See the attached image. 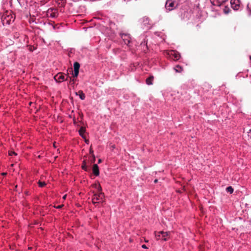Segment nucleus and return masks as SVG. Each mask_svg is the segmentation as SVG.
Instances as JSON below:
<instances>
[{"instance_id":"7ed1b4c3","label":"nucleus","mask_w":251,"mask_h":251,"mask_svg":"<svg viewBox=\"0 0 251 251\" xmlns=\"http://www.w3.org/2000/svg\"><path fill=\"white\" fill-rule=\"evenodd\" d=\"M169 55L170 57L174 60H178L180 57V54L178 52H176L175 50L170 51L169 52Z\"/></svg>"},{"instance_id":"412c9836","label":"nucleus","mask_w":251,"mask_h":251,"mask_svg":"<svg viewBox=\"0 0 251 251\" xmlns=\"http://www.w3.org/2000/svg\"><path fill=\"white\" fill-rule=\"evenodd\" d=\"M8 154L10 156H12L13 155H17V154L15 151H9Z\"/></svg>"},{"instance_id":"a211bd4d","label":"nucleus","mask_w":251,"mask_h":251,"mask_svg":"<svg viewBox=\"0 0 251 251\" xmlns=\"http://www.w3.org/2000/svg\"><path fill=\"white\" fill-rule=\"evenodd\" d=\"M226 190L227 192L230 193V194L232 193L233 192V189L231 186H228L226 188Z\"/></svg>"},{"instance_id":"6ab92c4d","label":"nucleus","mask_w":251,"mask_h":251,"mask_svg":"<svg viewBox=\"0 0 251 251\" xmlns=\"http://www.w3.org/2000/svg\"><path fill=\"white\" fill-rule=\"evenodd\" d=\"M39 186L41 187H43L46 185V183L45 182H42L40 181H39L38 182Z\"/></svg>"},{"instance_id":"c85d7f7f","label":"nucleus","mask_w":251,"mask_h":251,"mask_svg":"<svg viewBox=\"0 0 251 251\" xmlns=\"http://www.w3.org/2000/svg\"><path fill=\"white\" fill-rule=\"evenodd\" d=\"M142 247L143 249H147V246H146V245H144H144H143L142 246Z\"/></svg>"},{"instance_id":"0eeeda50","label":"nucleus","mask_w":251,"mask_h":251,"mask_svg":"<svg viewBox=\"0 0 251 251\" xmlns=\"http://www.w3.org/2000/svg\"><path fill=\"white\" fill-rule=\"evenodd\" d=\"M47 15L48 17L51 18H55L57 16V13L56 10L53 8H50L47 11Z\"/></svg>"},{"instance_id":"f8f14e48","label":"nucleus","mask_w":251,"mask_h":251,"mask_svg":"<svg viewBox=\"0 0 251 251\" xmlns=\"http://www.w3.org/2000/svg\"><path fill=\"white\" fill-rule=\"evenodd\" d=\"M153 79L154 76L153 75L150 76L148 78L146 79V83L149 85H152Z\"/></svg>"},{"instance_id":"1a4fd4ad","label":"nucleus","mask_w":251,"mask_h":251,"mask_svg":"<svg viewBox=\"0 0 251 251\" xmlns=\"http://www.w3.org/2000/svg\"><path fill=\"white\" fill-rule=\"evenodd\" d=\"M92 171L96 176H98L100 175L99 168L97 164H94L93 165Z\"/></svg>"},{"instance_id":"9b49d317","label":"nucleus","mask_w":251,"mask_h":251,"mask_svg":"<svg viewBox=\"0 0 251 251\" xmlns=\"http://www.w3.org/2000/svg\"><path fill=\"white\" fill-rule=\"evenodd\" d=\"M12 18V16H7L3 18V24L6 23L7 25H9L10 24L11 18Z\"/></svg>"},{"instance_id":"aec40b11","label":"nucleus","mask_w":251,"mask_h":251,"mask_svg":"<svg viewBox=\"0 0 251 251\" xmlns=\"http://www.w3.org/2000/svg\"><path fill=\"white\" fill-rule=\"evenodd\" d=\"M155 237H156L157 240H159V239H161V238L160 237L161 234H159L158 232H155Z\"/></svg>"},{"instance_id":"c9c22d12","label":"nucleus","mask_w":251,"mask_h":251,"mask_svg":"<svg viewBox=\"0 0 251 251\" xmlns=\"http://www.w3.org/2000/svg\"><path fill=\"white\" fill-rule=\"evenodd\" d=\"M250 59H251V56H250Z\"/></svg>"},{"instance_id":"b1692460","label":"nucleus","mask_w":251,"mask_h":251,"mask_svg":"<svg viewBox=\"0 0 251 251\" xmlns=\"http://www.w3.org/2000/svg\"><path fill=\"white\" fill-rule=\"evenodd\" d=\"M92 157H93V158L90 161V164L94 163L96 159H95V156L94 154H93Z\"/></svg>"},{"instance_id":"a878e982","label":"nucleus","mask_w":251,"mask_h":251,"mask_svg":"<svg viewBox=\"0 0 251 251\" xmlns=\"http://www.w3.org/2000/svg\"><path fill=\"white\" fill-rule=\"evenodd\" d=\"M144 25H146L147 24H148L149 22V20L148 18H146L144 19Z\"/></svg>"},{"instance_id":"ddd939ff","label":"nucleus","mask_w":251,"mask_h":251,"mask_svg":"<svg viewBox=\"0 0 251 251\" xmlns=\"http://www.w3.org/2000/svg\"><path fill=\"white\" fill-rule=\"evenodd\" d=\"M75 94L76 95H79L80 99L82 100H84L85 98V95L81 90H79L78 92H76Z\"/></svg>"},{"instance_id":"2f4dec72","label":"nucleus","mask_w":251,"mask_h":251,"mask_svg":"<svg viewBox=\"0 0 251 251\" xmlns=\"http://www.w3.org/2000/svg\"><path fill=\"white\" fill-rule=\"evenodd\" d=\"M101 162V160L100 159H99L98 160V163H100Z\"/></svg>"},{"instance_id":"4468645a","label":"nucleus","mask_w":251,"mask_h":251,"mask_svg":"<svg viewBox=\"0 0 251 251\" xmlns=\"http://www.w3.org/2000/svg\"><path fill=\"white\" fill-rule=\"evenodd\" d=\"M85 128L84 127L81 126L79 130V134L82 137L85 138L84 134L85 132Z\"/></svg>"},{"instance_id":"2eb2a0df","label":"nucleus","mask_w":251,"mask_h":251,"mask_svg":"<svg viewBox=\"0 0 251 251\" xmlns=\"http://www.w3.org/2000/svg\"><path fill=\"white\" fill-rule=\"evenodd\" d=\"M81 167L83 170H85L86 172H88L90 171L89 169L87 166L86 161L85 160H83Z\"/></svg>"},{"instance_id":"4be33fe9","label":"nucleus","mask_w":251,"mask_h":251,"mask_svg":"<svg viewBox=\"0 0 251 251\" xmlns=\"http://www.w3.org/2000/svg\"><path fill=\"white\" fill-rule=\"evenodd\" d=\"M141 46H146V48H147V41L145 40H144V41L141 43Z\"/></svg>"},{"instance_id":"393cba45","label":"nucleus","mask_w":251,"mask_h":251,"mask_svg":"<svg viewBox=\"0 0 251 251\" xmlns=\"http://www.w3.org/2000/svg\"><path fill=\"white\" fill-rule=\"evenodd\" d=\"M229 11H230V10L227 7H226L224 9V12L226 14H227Z\"/></svg>"},{"instance_id":"423d86ee","label":"nucleus","mask_w":251,"mask_h":251,"mask_svg":"<svg viewBox=\"0 0 251 251\" xmlns=\"http://www.w3.org/2000/svg\"><path fill=\"white\" fill-rule=\"evenodd\" d=\"M230 4L231 7L235 10H237L240 7L239 0H231Z\"/></svg>"},{"instance_id":"39448f33","label":"nucleus","mask_w":251,"mask_h":251,"mask_svg":"<svg viewBox=\"0 0 251 251\" xmlns=\"http://www.w3.org/2000/svg\"><path fill=\"white\" fill-rule=\"evenodd\" d=\"M74 73L73 74V75L74 77H77L79 74V70L80 68V64L77 62H75L74 64Z\"/></svg>"},{"instance_id":"9d476101","label":"nucleus","mask_w":251,"mask_h":251,"mask_svg":"<svg viewBox=\"0 0 251 251\" xmlns=\"http://www.w3.org/2000/svg\"><path fill=\"white\" fill-rule=\"evenodd\" d=\"M159 234H161V239L163 240L164 241H167V238H166L167 236L169 235V232H164L163 231L158 232Z\"/></svg>"},{"instance_id":"f257e3e1","label":"nucleus","mask_w":251,"mask_h":251,"mask_svg":"<svg viewBox=\"0 0 251 251\" xmlns=\"http://www.w3.org/2000/svg\"><path fill=\"white\" fill-rule=\"evenodd\" d=\"M93 186L98 189V193H95L92 198V202L94 204L98 203L103 201L104 198V194L101 192V187L100 184H93Z\"/></svg>"},{"instance_id":"f704fd0d","label":"nucleus","mask_w":251,"mask_h":251,"mask_svg":"<svg viewBox=\"0 0 251 251\" xmlns=\"http://www.w3.org/2000/svg\"><path fill=\"white\" fill-rule=\"evenodd\" d=\"M89 141L88 140H85V142L86 143H88Z\"/></svg>"},{"instance_id":"f3484780","label":"nucleus","mask_w":251,"mask_h":251,"mask_svg":"<svg viewBox=\"0 0 251 251\" xmlns=\"http://www.w3.org/2000/svg\"><path fill=\"white\" fill-rule=\"evenodd\" d=\"M175 70L177 73H181L183 71V68L179 65L176 66Z\"/></svg>"},{"instance_id":"dca6fc26","label":"nucleus","mask_w":251,"mask_h":251,"mask_svg":"<svg viewBox=\"0 0 251 251\" xmlns=\"http://www.w3.org/2000/svg\"><path fill=\"white\" fill-rule=\"evenodd\" d=\"M245 137L248 141L251 142V129L247 132Z\"/></svg>"},{"instance_id":"f03ea898","label":"nucleus","mask_w":251,"mask_h":251,"mask_svg":"<svg viewBox=\"0 0 251 251\" xmlns=\"http://www.w3.org/2000/svg\"><path fill=\"white\" fill-rule=\"evenodd\" d=\"M177 5V4L174 0H167L166 2L165 7L168 10L171 11L176 8Z\"/></svg>"},{"instance_id":"6e6552de","label":"nucleus","mask_w":251,"mask_h":251,"mask_svg":"<svg viewBox=\"0 0 251 251\" xmlns=\"http://www.w3.org/2000/svg\"><path fill=\"white\" fill-rule=\"evenodd\" d=\"M227 0H210L211 3L216 6H220Z\"/></svg>"},{"instance_id":"72a5a7b5","label":"nucleus","mask_w":251,"mask_h":251,"mask_svg":"<svg viewBox=\"0 0 251 251\" xmlns=\"http://www.w3.org/2000/svg\"><path fill=\"white\" fill-rule=\"evenodd\" d=\"M157 181H158L157 179H155L154 181V183H156V182H157Z\"/></svg>"},{"instance_id":"473e14b6","label":"nucleus","mask_w":251,"mask_h":251,"mask_svg":"<svg viewBox=\"0 0 251 251\" xmlns=\"http://www.w3.org/2000/svg\"><path fill=\"white\" fill-rule=\"evenodd\" d=\"M6 174H7L6 173H2V175H3V176H5V175H6Z\"/></svg>"},{"instance_id":"7c9ffc66","label":"nucleus","mask_w":251,"mask_h":251,"mask_svg":"<svg viewBox=\"0 0 251 251\" xmlns=\"http://www.w3.org/2000/svg\"><path fill=\"white\" fill-rule=\"evenodd\" d=\"M29 50L30 51H32V50H32V47H31V46H30V47H29Z\"/></svg>"},{"instance_id":"5701e85b","label":"nucleus","mask_w":251,"mask_h":251,"mask_svg":"<svg viewBox=\"0 0 251 251\" xmlns=\"http://www.w3.org/2000/svg\"><path fill=\"white\" fill-rule=\"evenodd\" d=\"M70 78V83H71V82H73V84L74 83L75 79L74 78H72V77H71L70 76H67V78Z\"/></svg>"},{"instance_id":"cd10ccee","label":"nucleus","mask_w":251,"mask_h":251,"mask_svg":"<svg viewBox=\"0 0 251 251\" xmlns=\"http://www.w3.org/2000/svg\"><path fill=\"white\" fill-rule=\"evenodd\" d=\"M63 206V205L61 204V205H59L57 206H56L55 207L57 209H60V208H61Z\"/></svg>"},{"instance_id":"c756f323","label":"nucleus","mask_w":251,"mask_h":251,"mask_svg":"<svg viewBox=\"0 0 251 251\" xmlns=\"http://www.w3.org/2000/svg\"><path fill=\"white\" fill-rule=\"evenodd\" d=\"M66 197H67V195H64V196L63 197V199L64 200L66 199Z\"/></svg>"},{"instance_id":"20e7f679","label":"nucleus","mask_w":251,"mask_h":251,"mask_svg":"<svg viewBox=\"0 0 251 251\" xmlns=\"http://www.w3.org/2000/svg\"><path fill=\"white\" fill-rule=\"evenodd\" d=\"M54 78L56 81L59 82H61L64 80H67V77L65 78V75L61 73H59L55 75L54 77Z\"/></svg>"},{"instance_id":"bb28decb","label":"nucleus","mask_w":251,"mask_h":251,"mask_svg":"<svg viewBox=\"0 0 251 251\" xmlns=\"http://www.w3.org/2000/svg\"><path fill=\"white\" fill-rule=\"evenodd\" d=\"M90 153L93 155V154H94V151L93 149H92L91 147L90 148Z\"/></svg>"}]
</instances>
